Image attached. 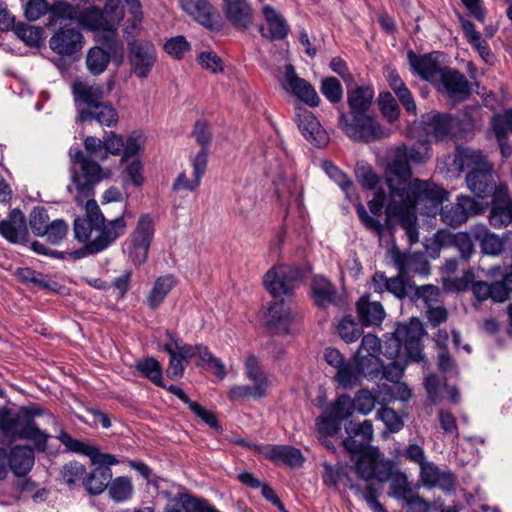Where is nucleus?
I'll return each instance as SVG.
<instances>
[{
  "mask_svg": "<svg viewBox=\"0 0 512 512\" xmlns=\"http://www.w3.org/2000/svg\"><path fill=\"white\" fill-rule=\"evenodd\" d=\"M427 158L426 145H402L395 148L385 170L390 191L386 213L398 221L411 245L419 240L416 205L423 204L425 212L431 214L448 198V192L432 182L417 178L410 181V162L424 163Z\"/></svg>",
  "mask_w": 512,
  "mask_h": 512,
  "instance_id": "f257e3e1",
  "label": "nucleus"
},
{
  "mask_svg": "<svg viewBox=\"0 0 512 512\" xmlns=\"http://www.w3.org/2000/svg\"><path fill=\"white\" fill-rule=\"evenodd\" d=\"M71 157L80 163V170L71 169V183L66 189L73 201L85 210L83 217L74 220V235L79 242L85 243L83 254H98L125 233V218H130L131 212L125 209L121 216L106 222L94 196L95 187L109 178L110 170L102 168L80 151Z\"/></svg>",
  "mask_w": 512,
  "mask_h": 512,
  "instance_id": "f03ea898",
  "label": "nucleus"
},
{
  "mask_svg": "<svg viewBox=\"0 0 512 512\" xmlns=\"http://www.w3.org/2000/svg\"><path fill=\"white\" fill-rule=\"evenodd\" d=\"M58 439L69 451L89 457L91 463L96 466L93 471L84 476L83 486L87 493L99 495L107 489L112 478L110 466L118 464V459L112 454L101 453L95 445L74 439L65 431H61Z\"/></svg>",
  "mask_w": 512,
  "mask_h": 512,
  "instance_id": "7ed1b4c3",
  "label": "nucleus"
},
{
  "mask_svg": "<svg viewBox=\"0 0 512 512\" xmlns=\"http://www.w3.org/2000/svg\"><path fill=\"white\" fill-rule=\"evenodd\" d=\"M455 164L460 171L467 170L468 189L478 198H493L499 188L493 176V166L482 152L470 148L458 149Z\"/></svg>",
  "mask_w": 512,
  "mask_h": 512,
  "instance_id": "20e7f679",
  "label": "nucleus"
},
{
  "mask_svg": "<svg viewBox=\"0 0 512 512\" xmlns=\"http://www.w3.org/2000/svg\"><path fill=\"white\" fill-rule=\"evenodd\" d=\"M0 435L3 442H13L18 439L32 441L39 452L46 451L50 437L36 423H31L29 416L20 409L4 410L0 413Z\"/></svg>",
  "mask_w": 512,
  "mask_h": 512,
  "instance_id": "39448f33",
  "label": "nucleus"
},
{
  "mask_svg": "<svg viewBox=\"0 0 512 512\" xmlns=\"http://www.w3.org/2000/svg\"><path fill=\"white\" fill-rule=\"evenodd\" d=\"M74 14L71 18H65V21H77L85 30L97 34L98 41L108 46L113 52L119 50V40L117 38V21L105 18L102 10L94 5L81 9L78 4H72Z\"/></svg>",
  "mask_w": 512,
  "mask_h": 512,
  "instance_id": "423d86ee",
  "label": "nucleus"
},
{
  "mask_svg": "<svg viewBox=\"0 0 512 512\" xmlns=\"http://www.w3.org/2000/svg\"><path fill=\"white\" fill-rule=\"evenodd\" d=\"M338 125L348 138L356 142L371 143L385 137L381 125L369 112L348 116L339 110Z\"/></svg>",
  "mask_w": 512,
  "mask_h": 512,
  "instance_id": "0eeeda50",
  "label": "nucleus"
},
{
  "mask_svg": "<svg viewBox=\"0 0 512 512\" xmlns=\"http://www.w3.org/2000/svg\"><path fill=\"white\" fill-rule=\"evenodd\" d=\"M305 277V270L296 265H279L269 269L264 277L263 284L273 298L285 296L292 298L293 291Z\"/></svg>",
  "mask_w": 512,
  "mask_h": 512,
  "instance_id": "6e6552de",
  "label": "nucleus"
},
{
  "mask_svg": "<svg viewBox=\"0 0 512 512\" xmlns=\"http://www.w3.org/2000/svg\"><path fill=\"white\" fill-rule=\"evenodd\" d=\"M442 202H444V200ZM442 204L443 203H441L434 211V213H431L430 215H435L441 206L439 211L440 219L444 224L450 227L460 226L464 224L471 216L480 215L483 213V208L479 202L468 195L460 194L456 197L455 202L445 206H442ZM417 209L422 210L424 214L428 215L425 212L423 204H417L416 210Z\"/></svg>",
  "mask_w": 512,
  "mask_h": 512,
  "instance_id": "1a4fd4ad",
  "label": "nucleus"
},
{
  "mask_svg": "<svg viewBox=\"0 0 512 512\" xmlns=\"http://www.w3.org/2000/svg\"><path fill=\"white\" fill-rule=\"evenodd\" d=\"M23 7L24 15L29 21H36L47 14V28L62 24L65 18L73 17L75 12L72 4L64 0L54 1L51 5L46 0H26Z\"/></svg>",
  "mask_w": 512,
  "mask_h": 512,
  "instance_id": "9d476101",
  "label": "nucleus"
},
{
  "mask_svg": "<svg viewBox=\"0 0 512 512\" xmlns=\"http://www.w3.org/2000/svg\"><path fill=\"white\" fill-rule=\"evenodd\" d=\"M153 237V220L149 214H143L126 241L129 257L134 264L141 265L146 261Z\"/></svg>",
  "mask_w": 512,
  "mask_h": 512,
  "instance_id": "9b49d317",
  "label": "nucleus"
},
{
  "mask_svg": "<svg viewBox=\"0 0 512 512\" xmlns=\"http://www.w3.org/2000/svg\"><path fill=\"white\" fill-rule=\"evenodd\" d=\"M392 463L385 459L377 449L359 455L354 463V470L359 478L370 481L376 479L384 483L392 476Z\"/></svg>",
  "mask_w": 512,
  "mask_h": 512,
  "instance_id": "f8f14e48",
  "label": "nucleus"
},
{
  "mask_svg": "<svg viewBox=\"0 0 512 512\" xmlns=\"http://www.w3.org/2000/svg\"><path fill=\"white\" fill-rule=\"evenodd\" d=\"M393 334L410 361L421 362L424 359L421 343L424 329L421 321L413 318L409 323L399 324Z\"/></svg>",
  "mask_w": 512,
  "mask_h": 512,
  "instance_id": "ddd939ff",
  "label": "nucleus"
},
{
  "mask_svg": "<svg viewBox=\"0 0 512 512\" xmlns=\"http://www.w3.org/2000/svg\"><path fill=\"white\" fill-rule=\"evenodd\" d=\"M458 123V119L451 114L433 110L421 116L420 128L427 137L442 141L454 134Z\"/></svg>",
  "mask_w": 512,
  "mask_h": 512,
  "instance_id": "4468645a",
  "label": "nucleus"
},
{
  "mask_svg": "<svg viewBox=\"0 0 512 512\" xmlns=\"http://www.w3.org/2000/svg\"><path fill=\"white\" fill-rule=\"evenodd\" d=\"M281 86L286 92L293 94L311 107H316L320 104V98L315 88L307 80L299 77L294 66L291 64H287L284 67Z\"/></svg>",
  "mask_w": 512,
  "mask_h": 512,
  "instance_id": "2eb2a0df",
  "label": "nucleus"
},
{
  "mask_svg": "<svg viewBox=\"0 0 512 512\" xmlns=\"http://www.w3.org/2000/svg\"><path fill=\"white\" fill-rule=\"evenodd\" d=\"M84 46L81 31L71 25L59 27L49 39L50 49L60 56H73Z\"/></svg>",
  "mask_w": 512,
  "mask_h": 512,
  "instance_id": "dca6fc26",
  "label": "nucleus"
},
{
  "mask_svg": "<svg viewBox=\"0 0 512 512\" xmlns=\"http://www.w3.org/2000/svg\"><path fill=\"white\" fill-rule=\"evenodd\" d=\"M439 91L454 101L467 99L471 94V84L459 70L444 66L436 84Z\"/></svg>",
  "mask_w": 512,
  "mask_h": 512,
  "instance_id": "f3484780",
  "label": "nucleus"
},
{
  "mask_svg": "<svg viewBox=\"0 0 512 512\" xmlns=\"http://www.w3.org/2000/svg\"><path fill=\"white\" fill-rule=\"evenodd\" d=\"M488 221L496 229L506 228L512 224V198L505 183H499L496 194L491 198Z\"/></svg>",
  "mask_w": 512,
  "mask_h": 512,
  "instance_id": "a211bd4d",
  "label": "nucleus"
},
{
  "mask_svg": "<svg viewBox=\"0 0 512 512\" xmlns=\"http://www.w3.org/2000/svg\"><path fill=\"white\" fill-rule=\"evenodd\" d=\"M128 46L134 73L140 78H146L156 61L154 45L149 41L133 40Z\"/></svg>",
  "mask_w": 512,
  "mask_h": 512,
  "instance_id": "6ab92c4d",
  "label": "nucleus"
},
{
  "mask_svg": "<svg viewBox=\"0 0 512 512\" xmlns=\"http://www.w3.org/2000/svg\"><path fill=\"white\" fill-rule=\"evenodd\" d=\"M0 235L11 244L25 245L29 242L26 217L19 208L12 209L0 221Z\"/></svg>",
  "mask_w": 512,
  "mask_h": 512,
  "instance_id": "aec40b11",
  "label": "nucleus"
},
{
  "mask_svg": "<svg viewBox=\"0 0 512 512\" xmlns=\"http://www.w3.org/2000/svg\"><path fill=\"white\" fill-rule=\"evenodd\" d=\"M72 94L78 111L77 119L79 120L81 109L92 110L103 102L104 88L103 85L98 83L78 80L72 84Z\"/></svg>",
  "mask_w": 512,
  "mask_h": 512,
  "instance_id": "412c9836",
  "label": "nucleus"
},
{
  "mask_svg": "<svg viewBox=\"0 0 512 512\" xmlns=\"http://www.w3.org/2000/svg\"><path fill=\"white\" fill-rule=\"evenodd\" d=\"M296 116L298 128L307 141L318 148L329 143L328 133L311 111L298 109Z\"/></svg>",
  "mask_w": 512,
  "mask_h": 512,
  "instance_id": "4be33fe9",
  "label": "nucleus"
},
{
  "mask_svg": "<svg viewBox=\"0 0 512 512\" xmlns=\"http://www.w3.org/2000/svg\"><path fill=\"white\" fill-rule=\"evenodd\" d=\"M408 59L414 73L425 81L437 84L442 70H444V67L440 65L437 53L417 56L413 51H409Z\"/></svg>",
  "mask_w": 512,
  "mask_h": 512,
  "instance_id": "5701e85b",
  "label": "nucleus"
},
{
  "mask_svg": "<svg viewBox=\"0 0 512 512\" xmlns=\"http://www.w3.org/2000/svg\"><path fill=\"white\" fill-rule=\"evenodd\" d=\"M385 199L386 195L384 191L380 190L377 191L374 194V197L368 201V208L372 215L368 214L362 203H358L355 206L357 216L361 223L364 225V227L374 232L378 236H381L384 231V226L377 217L380 216L382 213Z\"/></svg>",
  "mask_w": 512,
  "mask_h": 512,
  "instance_id": "b1692460",
  "label": "nucleus"
},
{
  "mask_svg": "<svg viewBox=\"0 0 512 512\" xmlns=\"http://www.w3.org/2000/svg\"><path fill=\"white\" fill-rule=\"evenodd\" d=\"M261 13L268 25L267 32L264 26L261 25L259 27L261 35L270 41L285 39L289 34L290 28L284 16L269 4L262 6Z\"/></svg>",
  "mask_w": 512,
  "mask_h": 512,
  "instance_id": "393cba45",
  "label": "nucleus"
},
{
  "mask_svg": "<svg viewBox=\"0 0 512 512\" xmlns=\"http://www.w3.org/2000/svg\"><path fill=\"white\" fill-rule=\"evenodd\" d=\"M267 325L270 328L283 330L289 333V325L293 321L292 298L285 296L273 298L267 311Z\"/></svg>",
  "mask_w": 512,
  "mask_h": 512,
  "instance_id": "a878e982",
  "label": "nucleus"
},
{
  "mask_svg": "<svg viewBox=\"0 0 512 512\" xmlns=\"http://www.w3.org/2000/svg\"><path fill=\"white\" fill-rule=\"evenodd\" d=\"M181 9L202 26L213 30L216 27V12L209 0H179Z\"/></svg>",
  "mask_w": 512,
  "mask_h": 512,
  "instance_id": "bb28decb",
  "label": "nucleus"
},
{
  "mask_svg": "<svg viewBox=\"0 0 512 512\" xmlns=\"http://www.w3.org/2000/svg\"><path fill=\"white\" fill-rule=\"evenodd\" d=\"M420 480L426 487H438L443 491H453L455 478L451 472L441 471L434 463L426 461L420 466Z\"/></svg>",
  "mask_w": 512,
  "mask_h": 512,
  "instance_id": "cd10ccee",
  "label": "nucleus"
},
{
  "mask_svg": "<svg viewBox=\"0 0 512 512\" xmlns=\"http://www.w3.org/2000/svg\"><path fill=\"white\" fill-rule=\"evenodd\" d=\"M413 262V257L410 255H403L398 257L396 263L398 265L399 273L395 277L389 278L387 292H390L395 297L403 299L410 298L413 282L406 279L410 271V266Z\"/></svg>",
  "mask_w": 512,
  "mask_h": 512,
  "instance_id": "c85d7f7f",
  "label": "nucleus"
},
{
  "mask_svg": "<svg viewBox=\"0 0 512 512\" xmlns=\"http://www.w3.org/2000/svg\"><path fill=\"white\" fill-rule=\"evenodd\" d=\"M259 453L275 463H283L290 467H299L304 457L298 448L291 445H263Z\"/></svg>",
  "mask_w": 512,
  "mask_h": 512,
  "instance_id": "c756f323",
  "label": "nucleus"
},
{
  "mask_svg": "<svg viewBox=\"0 0 512 512\" xmlns=\"http://www.w3.org/2000/svg\"><path fill=\"white\" fill-rule=\"evenodd\" d=\"M224 12L228 21L236 28L245 30L253 22V12L248 0L224 1Z\"/></svg>",
  "mask_w": 512,
  "mask_h": 512,
  "instance_id": "7c9ffc66",
  "label": "nucleus"
},
{
  "mask_svg": "<svg viewBox=\"0 0 512 512\" xmlns=\"http://www.w3.org/2000/svg\"><path fill=\"white\" fill-rule=\"evenodd\" d=\"M311 297L318 307L326 308L337 304V291L335 285L326 277L317 275L311 281Z\"/></svg>",
  "mask_w": 512,
  "mask_h": 512,
  "instance_id": "2f4dec72",
  "label": "nucleus"
},
{
  "mask_svg": "<svg viewBox=\"0 0 512 512\" xmlns=\"http://www.w3.org/2000/svg\"><path fill=\"white\" fill-rule=\"evenodd\" d=\"M359 321L363 326L380 325L385 318V311L378 301H370L369 296L363 295L356 303Z\"/></svg>",
  "mask_w": 512,
  "mask_h": 512,
  "instance_id": "473e14b6",
  "label": "nucleus"
},
{
  "mask_svg": "<svg viewBox=\"0 0 512 512\" xmlns=\"http://www.w3.org/2000/svg\"><path fill=\"white\" fill-rule=\"evenodd\" d=\"M107 49H104L99 46H94L90 48L86 55V66L88 71L93 75L102 74L112 57L123 55V46L119 42V50L113 52L108 46Z\"/></svg>",
  "mask_w": 512,
  "mask_h": 512,
  "instance_id": "72a5a7b5",
  "label": "nucleus"
},
{
  "mask_svg": "<svg viewBox=\"0 0 512 512\" xmlns=\"http://www.w3.org/2000/svg\"><path fill=\"white\" fill-rule=\"evenodd\" d=\"M33 449L27 445L11 448L8 455V464L17 477L26 476L34 465Z\"/></svg>",
  "mask_w": 512,
  "mask_h": 512,
  "instance_id": "f704fd0d",
  "label": "nucleus"
},
{
  "mask_svg": "<svg viewBox=\"0 0 512 512\" xmlns=\"http://www.w3.org/2000/svg\"><path fill=\"white\" fill-rule=\"evenodd\" d=\"M95 120L102 126H113L118 121V113L112 105L102 102L94 109H81L79 121L88 122Z\"/></svg>",
  "mask_w": 512,
  "mask_h": 512,
  "instance_id": "c9c22d12",
  "label": "nucleus"
},
{
  "mask_svg": "<svg viewBox=\"0 0 512 512\" xmlns=\"http://www.w3.org/2000/svg\"><path fill=\"white\" fill-rule=\"evenodd\" d=\"M374 98V90L370 86H358L347 94L350 115L368 113Z\"/></svg>",
  "mask_w": 512,
  "mask_h": 512,
  "instance_id": "e433bc0d",
  "label": "nucleus"
},
{
  "mask_svg": "<svg viewBox=\"0 0 512 512\" xmlns=\"http://www.w3.org/2000/svg\"><path fill=\"white\" fill-rule=\"evenodd\" d=\"M475 238L480 243L482 252L486 255H500L505 248V239L488 230L487 227H479L475 231Z\"/></svg>",
  "mask_w": 512,
  "mask_h": 512,
  "instance_id": "4c0bfd02",
  "label": "nucleus"
},
{
  "mask_svg": "<svg viewBox=\"0 0 512 512\" xmlns=\"http://www.w3.org/2000/svg\"><path fill=\"white\" fill-rule=\"evenodd\" d=\"M125 4L131 18L127 20L123 34L129 43L136 40L135 37L142 31L143 12L140 0H131V2H125Z\"/></svg>",
  "mask_w": 512,
  "mask_h": 512,
  "instance_id": "58836bf2",
  "label": "nucleus"
},
{
  "mask_svg": "<svg viewBox=\"0 0 512 512\" xmlns=\"http://www.w3.org/2000/svg\"><path fill=\"white\" fill-rule=\"evenodd\" d=\"M174 285L175 278L173 275L169 274L157 278L147 296L148 306L153 310L158 308Z\"/></svg>",
  "mask_w": 512,
  "mask_h": 512,
  "instance_id": "ea45409f",
  "label": "nucleus"
},
{
  "mask_svg": "<svg viewBox=\"0 0 512 512\" xmlns=\"http://www.w3.org/2000/svg\"><path fill=\"white\" fill-rule=\"evenodd\" d=\"M136 370L141 376L149 379L158 387H165L162 379V367L157 359L154 357H146L139 359L135 364Z\"/></svg>",
  "mask_w": 512,
  "mask_h": 512,
  "instance_id": "a19ab883",
  "label": "nucleus"
},
{
  "mask_svg": "<svg viewBox=\"0 0 512 512\" xmlns=\"http://www.w3.org/2000/svg\"><path fill=\"white\" fill-rule=\"evenodd\" d=\"M390 492L389 494L396 498L406 500L408 503H414V498L418 496L413 495V490L408 482L405 474L397 473L391 476Z\"/></svg>",
  "mask_w": 512,
  "mask_h": 512,
  "instance_id": "79ce46f5",
  "label": "nucleus"
},
{
  "mask_svg": "<svg viewBox=\"0 0 512 512\" xmlns=\"http://www.w3.org/2000/svg\"><path fill=\"white\" fill-rule=\"evenodd\" d=\"M14 33L30 47H40L43 42V29L41 27L19 22L14 27Z\"/></svg>",
  "mask_w": 512,
  "mask_h": 512,
  "instance_id": "37998d69",
  "label": "nucleus"
},
{
  "mask_svg": "<svg viewBox=\"0 0 512 512\" xmlns=\"http://www.w3.org/2000/svg\"><path fill=\"white\" fill-rule=\"evenodd\" d=\"M109 497L114 502H125L133 495V485L128 477H117L108 484Z\"/></svg>",
  "mask_w": 512,
  "mask_h": 512,
  "instance_id": "c03bdc74",
  "label": "nucleus"
},
{
  "mask_svg": "<svg viewBox=\"0 0 512 512\" xmlns=\"http://www.w3.org/2000/svg\"><path fill=\"white\" fill-rule=\"evenodd\" d=\"M360 378L361 375L359 367L355 360L354 362L346 361L339 369H337L335 374V380L344 389L354 387Z\"/></svg>",
  "mask_w": 512,
  "mask_h": 512,
  "instance_id": "a18cd8bd",
  "label": "nucleus"
},
{
  "mask_svg": "<svg viewBox=\"0 0 512 512\" xmlns=\"http://www.w3.org/2000/svg\"><path fill=\"white\" fill-rule=\"evenodd\" d=\"M386 400L387 399L385 397L379 399V396H376L367 389H361L356 393L352 401L354 410L362 415H367L375 408L376 403L384 405Z\"/></svg>",
  "mask_w": 512,
  "mask_h": 512,
  "instance_id": "49530a36",
  "label": "nucleus"
},
{
  "mask_svg": "<svg viewBox=\"0 0 512 512\" xmlns=\"http://www.w3.org/2000/svg\"><path fill=\"white\" fill-rule=\"evenodd\" d=\"M361 377H366L370 380L377 378L381 374L383 362L379 356H354Z\"/></svg>",
  "mask_w": 512,
  "mask_h": 512,
  "instance_id": "de8ad7c7",
  "label": "nucleus"
},
{
  "mask_svg": "<svg viewBox=\"0 0 512 512\" xmlns=\"http://www.w3.org/2000/svg\"><path fill=\"white\" fill-rule=\"evenodd\" d=\"M362 332V328L351 315L344 316L337 325V333L346 343L355 342Z\"/></svg>",
  "mask_w": 512,
  "mask_h": 512,
  "instance_id": "09e8293b",
  "label": "nucleus"
},
{
  "mask_svg": "<svg viewBox=\"0 0 512 512\" xmlns=\"http://www.w3.org/2000/svg\"><path fill=\"white\" fill-rule=\"evenodd\" d=\"M245 374L247 378L255 385L262 386L263 390L268 388V379L263 373L258 358L254 355H250L245 362Z\"/></svg>",
  "mask_w": 512,
  "mask_h": 512,
  "instance_id": "8fccbe9b",
  "label": "nucleus"
},
{
  "mask_svg": "<svg viewBox=\"0 0 512 512\" xmlns=\"http://www.w3.org/2000/svg\"><path fill=\"white\" fill-rule=\"evenodd\" d=\"M201 361L199 365L207 366L208 368L212 369L214 373L220 377L224 378L226 375L225 372V366L222 363V361L215 357L208 349L207 346L203 344H199L197 355Z\"/></svg>",
  "mask_w": 512,
  "mask_h": 512,
  "instance_id": "3c124183",
  "label": "nucleus"
},
{
  "mask_svg": "<svg viewBox=\"0 0 512 512\" xmlns=\"http://www.w3.org/2000/svg\"><path fill=\"white\" fill-rule=\"evenodd\" d=\"M355 175L362 187L369 190L374 189L380 180L373 168L366 162L356 163Z\"/></svg>",
  "mask_w": 512,
  "mask_h": 512,
  "instance_id": "603ef678",
  "label": "nucleus"
},
{
  "mask_svg": "<svg viewBox=\"0 0 512 512\" xmlns=\"http://www.w3.org/2000/svg\"><path fill=\"white\" fill-rule=\"evenodd\" d=\"M180 504L185 512H221L207 500L185 493L180 496Z\"/></svg>",
  "mask_w": 512,
  "mask_h": 512,
  "instance_id": "864d4df0",
  "label": "nucleus"
},
{
  "mask_svg": "<svg viewBox=\"0 0 512 512\" xmlns=\"http://www.w3.org/2000/svg\"><path fill=\"white\" fill-rule=\"evenodd\" d=\"M48 221L49 216L46 209L39 206L34 207L29 215V226L32 233L37 237H44L47 233L45 229L50 224Z\"/></svg>",
  "mask_w": 512,
  "mask_h": 512,
  "instance_id": "5fc2aeb1",
  "label": "nucleus"
},
{
  "mask_svg": "<svg viewBox=\"0 0 512 512\" xmlns=\"http://www.w3.org/2000/svg\"><path fill=\"white\" fill-rule=\"evenodd\" d=\"M320 92L332 104L339 103L343 97V88L335 77H326L321 80Z\"/></svg>",
  "mask_w": 512,
  "mask_h": 512,
  "instance_id": "6e6d98bb",
  "label": "nucleus"
},
{
  "mask_svg": "<svg viewBox=\"0 0 512 512\" xmlns=\"http://www.w3.org/2000/svg\"><path fill=\"white\" fill-rule=\"evenodd\" d=\"M325 173L335 181L340 188L345 192L346 196L349 197L350 192L353 190V182L343 173L333 162L324 161L322 164Z\"/></svg>",
  "mask_w": 512,
  "mask_h": 512,
  "instance_id": "4d7b16f0",
  "label": "nucleus"
},
{
  "mask_svg": "<svg viewBox=\"0 0 512 512\" xmlns=\"http://www.w3.org/2000/svg\"><path fill=\"white\" fill-rule=\"evenodd\" d=\"M323 483L326 486L334 487L343 479H346V485L352 483L351 477L340 465L323 464Z\"/></svg>",
  "mask_w": 512,
  "mask_h": 512,
  "instance_id": "13d9d810",
  "label": "nucleus"
},
{
  "mask_svg": "<svg viewBox=\"0 0 512 512\" xmlns=\"http://www.w3.org/2000/svg\"><path fill=\"white\" fill-rule=\"evenodd\" d=\"M163 48L172 58L180 60L191 50V45L184 36L178 35L168 39Z\"/></svg>",
  "mask_w": 512,
  "mask_h": 512,
  "instance_id": "bf43d9fd",
  "label": "nucleus"
},
{
  "mask_svg": "<svg viewBox=\"0 0 512 512\" xmlns=\"http://www.w3.org/2000/svg\"><path fill=\"white\" fill-rule=\"evenodd\" d=\"M378 104L383 116L389 122H394L398 119L400 109L397 101L390 92L380 93L378 97Z\"/></svg>",
  "mask_w": 512,
  "mask_h": 512,
  "instance_id": "052dcab7",
  "label": "nucleus"
},
{
  "mask_svg": "<svg viewBox=\"0 0 512 512\" xmlns=\"http://www.w3.org/2000/svg\"><path fill=\"white\" fill-rule=\"evenodd\" d=\"M354 411L353 401L348 395L339 396L334 403L331 404L329 408L330 416L335 417L336 419L343 420L348 419Z\"/></svg>",
  "mask_w": 512,
  "mask_h": 512,
  "instance_id": "680f3d73",
  "label": "nucleus"
},
{
  "mask_svg": "<svg viewBox=\"0 0 512 512\" xmlns=\"http://www.w3.org/2000/svg\"><path fill=\"white\" fill-rule=\"evenodd\" d=\"M85 475V466L77 461H71L61 469V476L68 486H73L79 481L83 482Z\"/></svg>",
  "mask_w": 512,
  "mask_h": 512,
  "instance_id": "e2e57ef3",
  "label": "nucleus"
},
{
  "mask_svg": "<svg viewBox=\"0 0 512 512\" xmlns=\"http://www.w3.org/2000/svg\"><path fill=\"white\" fill-rule=\"evenodd\" d=\"M492 126L498 142L502 145L507 133L512 132V110H507L502 115H496L493 118Z\"/></svg>",
  "mask_w": 512,
  "mask_h": 512,
  "instance_id": "0e129e2a",
  "label": "nucleus"
},
{
  "mask_svg": "<svg viewBox=\"0 0 512 512\" xmlns=\"http://www.w3.org/2000/svg\"><path fill=\"white\" fill-rule=\"evenodd\" d=\"M452 244L457 249L460 257L464 261H468L474 254V243L470 235L466 232H458L452 237Z\"/></svg>",
  "mask_w": 512,
  "mask_h": 512,
  "instance_id": "69168bd1",
  "label": "nucleus"
},
{
  "mask_svg": "<svg viewBox=\"0 0 512 512\" xmlns=\"http://www.w3.org/2000/svg\"><path fill=\"white\" fill-rule=\"evenodd\" d=\"M122 180L124 185L142 186L144 183L142 163L139 160L130 162L122 172Z\"/></svg>",
  "mask_w": 512,
  "mask_h": 512,
  "instance_id": "338daca9",
  "label": "nucleus"
},
{
  "mask_svg": "<svg viewBox=\"0 0 512 512\" xmlns=\"http://www.w3.org/2000/svg\"><path fill=\"white\" fill-rule=\"evenodd\" d=\"M377 418L384 423L385 427L391 433L399 432L404 426L402 418L396 413L395 410L389 407H381L377 411Z\"/></svg>",
  "mask_w": 512,
  "mask_h": 512,
  "instance_id": "774afa93",
  "label": "nucleus"
}]
</instances>
